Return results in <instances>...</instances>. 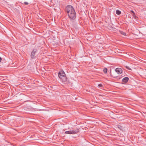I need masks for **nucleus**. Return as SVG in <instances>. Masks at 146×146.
<instances>
[{
	"label": "nucleus",
	"instance_id": "3",
	"mask_svg": "<svg viewBox=\"0 0 146 146\" xmlns=\"http://www.w3.org/2000/svg\"><path fill=\"white\" fill-rule=\"evenodd\" d=\"M79 132V129H74L71 131H67L65 132L66 134H74L78 133Z\"/></svg>",
	"mask_w": 146,
	"mask_h": 146
},
{
	"label": "nucleus",
	"instance_id": "5",
	"mask_svg": "<svg viewBox=\"0 0 146 146\" xmlns=\"http://www.w3.org/2000/svg\"><path fill=\"white\" fill-rule=\"evenodd\" d=\"M36 52V50H34L32 51L31 55V58L33 59L35 58V55Z\"/></svg>",
	"mask_w": 146,
	"mask_h": 146
},
{
	"label": "nucleus",
	"instance_id": "4",
	"mask_svg": "<svg viewBox=\"0 0 146 146\" xmlns=\"http://www.w3.org/2000/svg\"><path fill=\"white\" fill-rule=\"evenodd\" d=\"M115 71L118 74H121L123 72L121 69L119 68H116L115 69Z\"/></svg>",
	"mask_w": 146,
	"mask_h": 146
},
{
	"label": "nucleus",
	"instance_id": "12",
	"mask_svg": "<svg viewBox=\"0 0 146 146\" xmlns=\"http://www.w3.org/2000/svg\"><path fill=\"white\" fill-rule=\"evenodd\" d=\"M24 3L25 5H28L29 3L27 2H24Z\"/></svg>",
	"mask_w": 146,
	"mask_h": 146
},
{
	"label": "nucleus",
	"instance_id": "13",
	"mask_svg": "<svg viewBox=\"0 0 146 146\" xmlns=\"http://www.w3.org/2000/svg\"><path fill=\"white\" fill-rule=\"evenodd\" d=\"M98 86L99 87H102V84H98Z\"/></svg>",
	"mask_w": 146,
	"mask_h": 146
},
{
	"label": "nucleus",
	"instance_id": "11",
	"mask_svg": "<svg viewBox=\"0 0 146 146\" xmlns=\"http://www.w3.org/2000/svg\"><path fill=\"white\" fill-rule=\"evenodd\" d=\"M118 127L119 129H121V127H121V125H118Z\"/></svg>",
	"mask_w": 146,
	"mask_h": 146
},
{
	"label": "nucleus",
	"instance_id": "16",
	"mask_svg": "<svg viewBox=\"0 0 146 146\" xmlns=\"http://www.w3.org/2000/svg\"><path fill=\"white\" fill-rule=\"evenodd\" d=\"M135 16V17H137L136 16Z\"/></svg>",
	"mask_w": 146,
	"mask_h": 146
},
{
	"label": "nucleus",
	"instance_id": "7",
	"mask_svg": "<svg viewBox=\"0 0 146 146\" xmlns=\"http://www.w3.org/2000/svg\"><path fill=\"white\" fill-rule=\"evenodd\" d=\"M116 13L118 15H119L121 14V12L119 10H117L116 11Z\"/></svg>",
	"mask_w": 146,
	"mask_h": 146
},
{
	"label": "nucleus",
	"instance_id": "14",
	"mask_svg": "<svg viewBox=\"0 0 146 146\" xmlns=\"http://www.w3.org/2000/svg\"><path fill=\"white\" fill-rule=\"evenodd\" d=\"M2 58L1 57H0V62H1L2 60Z\"/></svg>",
	"mask_w": 146,
	"mask_h": 146
},
{
	"label": "nucleus",
	"instance_id": "2",
	"mask_svg": "<svg viewBox=\"0 0 146 146\" xmlns=\"http://www.w3.org/2000/svg\"><path fill=\"white\" fill-rule=\"evenodd\" d=\"M58 76L62 80V81L65 82L66 81V77L63 71H61L59 72Z\"/></svg>",
	"mask_w": 146,
	"mask_h": 146
},
{
	"label": "nucleus",
	"instance_id": "9",
	"mask_svg": "<svg viewBox=\"0 0 146 146\" xmlns=\"http://www.w3.org/2000/svg\"><path fill=\"white\" fill-rule=\"evenodd\" d=\"M120 32L121 34L123 35H126V33H125L122 31H120Z\"/></svg>",
	"mask_w": 146,
	"mask_h": 146
},
{
	"label": "nucleus",
	"instance_id": "6",
	"mask_svg": "<svg viewBox=\"0 0 146 146\" xmlns=\"http://www.w3.org/2000/svg\"><path fill=\"white\" fill-rule=\"evenodd\" d=\"M129 80V78L128 77H125L122 79V81L125 83H127Z\"/></svg>",
	"mask_w": 146,
	"mask_h": 146
},
{
	"label": "nucleus",
	"instance_id": "8",
	"mask_svg": "<svg viewBox=\"0 0 146 146\" xmlns=\"http://www.w3.org/2000/svg\"><path fill=\"white\" fill-rule=\"evenodd\" d=\"M107 68H105L104 69L103 71L104 73L106 74L107 72Z\"/></svg>",
	"mask_w": 146,
	"mask_h": 146
},
{
	"label": "nucleus",
	"instance_id": "1",
	"mask_svg": "<svg viewBox=\"0 0 146 146\" xmlns=\"http://www.w3.org/2000/svg\"><path fill=\"white\" fill-rule=\"evenodd\" d=\"M65 11L67 13L70 20H74L76 17V13L73 7L70 5L66 6Z\"/></svg>",
	"mask_w": 146,
	"mask_h": 146
},
{
	"label": "nucleus",
	"instance_id": "15",
	"mask_svg": "<svg viewBox=\"0 0 146 146\" xmlns=\"http://www.w3.org/2000/svg\"><path fill=\"white\" fill-rule=\"evenodd\" d=\"M131 12L132 13H133L134 14H135V13H134V11H131Z\"/></svg>",
	"mask_w": 146,
	"mask_h": 146
},
{
	"label": "nucleus",
	"instance_id": "10",
	"mask_svg": "<svg viewBox=\"0 0 146 146\" xmlns=\"http://www.w3.org/2000/svg\"><path fill=\"white\" fill-rule=\"evenodd\" d=\"M125 67L127 69H128L129 70H131V69L129 67V66H125Z\"/></svg>",
	"mask_w": 146,
	"mask_h": 146
}]
</instances>
